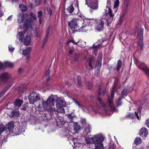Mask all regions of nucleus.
I'll return each instance as SVG.
<instances>
[{
    "label": "nucleus",
    "mask_w": 149,
    "mask_h": 149,
    "mask_svg": "<svg viewBox=\"0 0 149 149\" xmlns=\"http://www.w3.org/2000/svg\"><path fill=\"white\" fill-rule=\"evenodd\" d=\"M97 100L100 102V104L102 106H104V103L102 101L100 97H98L97 99Z\"/></svg>",
    "instance_id": "48"
},
{
    "label": "nucleus",
    "mask_w": 149,
    "mask_h": 149,
    "mask_svg": "<svg viewBox=\"0 0 149 149\" xmlns=\"http://www.w3.org/2000/svg\"><path fill=\"white\" fill-rule=\"evenodd\" d=\"M122 98V97H119L116 100V103L118 106H120L122 104V103L121 102Z\"/></svg>",
    "instance_id": "38"
},
{
    "label": "nucleus",
    "mask_w": 149,
    "mask_h": 149,
    "mask_svg": "<svg viewBox=\"0 0 149 149\" xmlns=\"http://www.w3.org/2000/svg\"><path fill=\"white\" fill-rule=\"evenodd\" d=\"M86 3L85 4L93 9H97L98 1L97 0H85Z\"/></svg>",
    "instance_id": "5"
},
{
    "label": "nucleus",
    "mask_w": 149,
    "mask_h": 149,
    "mask_svg": "<svg viewBox=\"0 0 149 149\" xmlns=\"http://www.w3.org/2000/svg\"><path fill=\"white\" fill-rule=\"evenodd\" d=\"M102 52H100L98 55L97 61L96 63L98 64L97 65L99 66H100L101 65V61L102 60Z\"/></svg>",
    "instance_id": "19"
},
{
    "label": "nucleus",
    "mask_w": 149,
    "mask_h": 149,
    "mask_svg": "<svg viewBox=\"0 0 149 149\" xmlns=\"http://www.w3.org/2000/svg\"><path fill=\"white\" fill-rule=\"evenodd\" d=\"M56 106L57 107H63L65 106L66 103L62 97H58L56 96Z\"/></svg>",
    "instance_id": "8"
},
{
    "label": "nucleus",
    "mask_w": 149,
    "mask_h": 149,
    "mask_svg": "<svg viewBox=\"0 0 149 149\" xmlns=\"http://www.w3.org/2000/svg\"><path fill=\"white\" fill-rule=\"evenodd\" d=\"M128 93V92L127 90L125 89H124L122 92V95L123 96L127 95Z\"/></svg>",
    "instance_id": "49"
},
{
    "label": "nucleus",
    "mask_w": 149,
    "mask_h": 149,
    "mask_svg": "<svg viewBox=\"0 0 149 149\" xmlns=\"http://www.w3.org/2000/svg\"><path fill=\"white\" fill-rule=\"evenodd\" d=\"M71 42H72V43H73L74 44H76V45H77V43L79 42H75L74 41V40H71V41H69L68 43V44H67V45H68L69 47V43Z\"/></svg>",
    "instance_id": "51"
},
{
    "label": "nucleus",
    "mask_w": 149,
    "mask_h": 149,
    "mask_svg": "<svg viewBox=\"0 0 149 149\" xmlns=\"http://www.w3.org/2000/svg\"><path fill=\"white\" fill-rule=\"evenodd\" d=\"M38 17L39 18V22L40 24H41L42 21V11H38Z\"/></svg>",
    "instance_id": "30"
},
{
    "label": "nucleus",
    "mask_w": 149,
    "mask_h": 149,
    "mask_svg": "<svg viewBox=\"0 0 149 149\" xmlns=\"http://www.w3.org/2000/svg\"><path fill=\"white\" fill-rule=\"evenodd\" d=\"M73 101L79 107L81 108L83 105H81L76 100L74 99Z\"/></svg>",
    "instance_id": "46"
},
{
    "label": "nucleus",
    "mask_w": 149,
    "mask_h": 149,
    "mask_svg": "<svg viewBox=\"0 0 149 149\" xmlns=\"http://www.w3.org/2000/svg\"><path fill=\"white\" fill-rule=\"evenodd\" d=\"M19 8L21 11H26L27 10L26 6L23 4H20L19 6Z\"/></svg>",
    "instance_id": "31"
},
{
    "label": "nucleus",
    "mask_w": 149,
    "mask_h": 149,
    "mask_svg": "<svg viewBox=\"0 0 149 149\" xmlns=\"http://www.w3.org/2000/svg\"><path fill=\"white\" fill-rule=\"evenodd\" d=\"M72 134V133L71 132V130L70 129H69V130L66 129L65 130H63L62 132L63 136H67L68 139L70 137Z\"/></svg>",
    "instance_id": "14"
},
{
    "label": "nucleus",
    "mask_w": 149,
    "mask_h": 149,
    "mask_svg": "<svg viewBox=\"0 0 149 149\" xmlns=\"http://www.w3.org/2000/svg\"><path fill=\"white\" fill-rule=\"evenodd\" d=\"M100 68L98 67V68H97V69H96V70L95 71V75L96 76H99L100 74Z\"/></svg>",
    "instance_id": "40"
},
{
    "label": "nucleus",
    "mask_w": 149,
    "mask_h": 149,
    "mask_svg": "<svg viewBox=\"0 0 149 149\" xmlns=\"http://www.w3.org/2000/svg\"><path fill=\"white\" fill-rule=\"evenodd\" d=\"M80 56V54L78 53H74V59L75 61H77L79 60V57Z\"/></svg>",
    "instance_id": "35"
},
{
    "label": "nucleus",
    "mask_w": 149,
    "mask_h": 149,
    "mask_svg": "<svg viewBox=\"0 0 149 149\" xmlns=\"http://www.w3.org/2000/svg\"><path fill=\"white\" fill-rule=\"evenodd\" d=\"M24 33H25L24 32ZM24 37V34L22 32H19L17 35L18 38L20 40H22Z\"/></svg>",
    "instance_id": "29"
},
{
    "label": "nucleus",
    "mask_w": 149,
    "mask_h": 149,
    "mask_svg": "<svg viewBox=\"0 0 149 149\" xmlns=\"http://www.w3.org/2000/svg\"><path fill=\"white\" fill-rule=\"evenodd\" d=\"M48 13L50 15H51L52 14V10L51 9H49L48 10Z\"/></svg>",
    "instance_id": "57"
},
{
    "label": "nucleus",
    "mask_w": 149,
    "mask_h": 149,
    "mask_svg": "<svg viewBox=\"0 0 149 149\" xmlns=\"http://www.w3.org/2000/svg\"><path fill=\"white\" fill-rule=\"evenodd\" d=\"M9 75L7 72L3 73L0 76V79L4 82L6 81L9 78Z\"/></svg>",
    "instance_id": "20"
},
{
    "label": "nucleus",
    "mask_w": 149,
    "mask_h": 149,
    "mask_svg": "<svg viewBox=\"0 0 149 149\" xmlns=\"http://www.w3.org/2000/svg\"><path fill=\"white\" fill-rule=\"evenodd\" d=\"M69 53L70 54H71L73 53V51L72 49H70L69 50Z\"/></svg>",
    "instance_id": "64"
},
{
    "label": "nucleus",
    "mask_w": 149,
    "mask_h": 149,
    "mask_svg": "<svg viewBox=\"0 0 149 149\" xmlns=\"http://www.w3.org/2000/svg\"><path fill=\"white\" fill-rule=\"evenodd\" d=\"M3 68V65L1 62H0V70L1 69Z\"/></svg>",
    "instance_id": "61"
},
{
    "label": "nucleus",
    "mask_w": 149,
    "mask_h": 149,
    "mask_svg": "<svg viewBox=\"0 0 149 149\" xmlns=\"http://www.w3.org/2000/svg\"><path fill=\"white\" fill-rule=\"evenodd\" d=\"M91 129V127L90 125H88L87 127L85 129V132L87 133H90V130Z\"/></svg>",
    "instance_id": "45"
},
{
    "label": "nucleus",
    "mask_w": 149,
    "mask_h": 149,
    "mask_svg": "<svg viewBox=\"0 0 149 149\" xmlns=\"http://www.w3.org/2000/svg\"><path fill=\"white\" fill-rule=\"evenodd\" d=\"M56 125L61 127L62 125H64L65 122L63 120V118L62 117L57 118L56 119Z\"/></svg>",
    "instance_id": "13"
},
{
    "label": "nucleus",
    "mask_w": 149,
    "mask_h": 149,
    "mask_svg": "<svg viewBox=\"0 0 149 149\" xmlns=\"http://www.w3.org/2000/svg\"><path fill=\"white\" fill-rule=\"evenodd\" d=\"M143 29H141L140 30V32L139 35V44L141 49H142L144 45L143 38Z\"/></svg>",
    "instance_id": "9"
},
{
    "label": "nucleus",
    "mask_w": 149,
    "mask_h": 149,
    "mask_svg": "<svg viewBox=\"0 0 149 149\" xmlns=\"http://www.w3.org/2000/svg\"><path fill=\"white\" fill-rule=\"evenodd\" d=\"M67 10L69 13H72L74 10V8L73 6V5L72 4H70L67 9Z\"/></svg>",
    "instance_id": "27"
},
{
    "label": "nucleus",
    "mask_w": 149,
    "mask_h": 149,
    "mask_svg": "<svg viewBox=\"0 0 149 149\" xmlns=\"http://www.w3.org/2000/svg\"><path fill=\"white\" fill-rule=\"evenodd\" d=\"M139 134L140 135H144V136H146L148 135V130L145 127H142L140 130Z\"/></svg>",
    "instance_id": "21"
},
{
    "label": "nucleus",
    "mask_w": 149,
    "mask_h": 149,
    "mask_svg": "<svg viewBox=\"0 0 149 149\" xmlns=\"http://www.w3.org/2000/svg\"><path fill=\"white\" fill-rule=\"evenodd\" d=\"M81 122L83 126L86 125V120L85 119H82L81 120Z\"/></svg>",
    "instance_id": "53"
},
{
    "label": "nucleus",
    "mask_w": 149,
    "mask_h": 149,
    "mask_svg": "<svg viewBox=\"0 0 149 149\" xmlns=\"http://www.w3.org/2000/svg\"><path fill=\"white\" fill-rule=\"evenodd\" d=\"M136 65L138 68L141 69L142 70L145 72L146 70H148L147 68H146L145 64L142 62L140 61L136 63Z\"/></svg>",
    "instance_id": "15"
},
{
    "label": "nucleus",
    "mask_w": 149,
    "mask_h": 149,
    "mask_svg": "<svg viewBox=\"0 0 149 149\" xmlns=\"http://www.w3.org/2000/svg\"><path fill=\"white\" fill-rule=\"evenodd\" d=\"M68 25L70 28L74 29H77L79 28L77 24V20L75 19H73L69 21Z\"/></svg>",
    "instance_id": "10"
},
{
    "label": "nucleus",
    "mask_w": 149,
    "mask_h": 149,
    "mask_svg": "<svg viewBox=\"0 0 149 149\" xmlns=\"http://www.w3.org/2000/svg\"><path fill=\"white\" fill-rule=\"evenodd\" d=\"M145 73L149 76V70H146L145 71Z\"/></svg>",
    "instance_id": "63"
},
{
    "label": "nucleus",
    "mask_w": 149,
    "mask_h": 149,
    "mask_svg": "<svg viewBox=\"0 0 149 149\" xmlns=\"http://www.w3.org/2000/svg\"><path fill=\"white\" fill-rule=\"evenodd\" d=\"M122 65V63L121 61L120 60H119L117 63V70L119 71L120 68L121 67Z\"/></svg>",
    "instance_id": "33"
},
{
    "label": "nucleus",
    "mask_w": 149,
    "mask_h": 149,
    "mask_svg": "<svg viewBox=\"0 0 149 149\" xmlns=\"http://www.w3.org/2000/svg\"><path fill=\"white\" fill-rule=\"evenodd\" d=\"M118 84V81L117 79H116L115 80V82L114 86L113 88L112 93L111 94V97L109 96L108 97V101L109 104L112 108L113 109L114 108L113 104L112 103V100L114 97L115 94V89L116 88V86Z\"/></svg>",
    "instance_id": "3"
},
{
    "label": "nucleus",
    "mask_w": 149,
    "mask_h": 149,
    "mask_svg": "<svg viewBox=\"0 0 149 149\" xmlns=\"http://www.w3.org/2000/svg\"><path fill=\"white\" fill-rule=\"evenodd\" d=\"M86 26H82L80 29V31L83 32H86L87 30Z\"/></svg>",
    "instance_id": "42"
},
{
    "label": "nucleus",
    "mask_w": 149,
    "mask_h": 149,
    "mask_svg": "<svg viewBox=\"0 0 149 149\" xmlns=\"http://www.w3.org/2000/svg\"><path fill=\"white\" fill-rule=\"evenodd\" d=\"M8 48L9 50L10 51H13L15 49V48L11 46H9Z\"/></svg>",
    "instance_id": "54"
},
{
    "label": "nucleus",
    "mask_w": 149,
    "mask_h": 149,
    "mask_svg": "<svg viewBox=\"0 0 149 149\" xmlns=\"http://www.w3.org/2000/svg\"><path fill=\"white\" fill-rule=\"evenodd\" d=\"M25 17L23 13H19L17 16V22L18 24L22 23L24 21Z\"/></svg>",
    "instance_id": "12"
},
{
    "label": "nucleus",
    "mask_w": 149,
    "mask_h": 149,
    "mask_svg": "<svg viewBox=\"0 0 149 149\" xmlns=\"http://www.w3.org/2000/svg\"><path fill=\"white\" fill-rule=\"evenodd\" d=\"M31 38L30 36H26L23 39V43L25 45H30L31 42Z\"/></svg>",
    "instance_id": "16"
},
{
    "label": "nucleus",
    "mask_w": 149,
    "mask_h": 149,
    "mask_svg": "<svg viewBox=\"0 0 149 149\" xmlns=\"http://www.w3.org/2000/svg\"><path fill=\"white\" fill-rule=\"evenodd\" d=\"M56 98V96L51 95L46 101L42 102V107H41L40 104H39L38 107V109L41 111L46 110L49 112L55 111V109L54 108H52L51 106L54 105Z\"/></svg>",
    "instance_id": "2"
},
{
    "label": "nucleus",
    "mask_w": 149,
    "mask_h": 149,
    "mask_svg": "<svg viewBox=\"0 0 149 149\" xmlns=\"http://www.w3.org/2000/svg\"><path fill=\"white\" fill-rule=\"evenodd\" d=\"M13 17L12 15H11L10 16H9L7 19V20H11L12 19Z\"/></svg>",
    "instance_id": "59"
},
{
    "label": "nucleus",
    "mask_w": 149,
    "mask_h": 149,
    "mask_svg": "<svg viewBox=\"0 0 149 149\" xmlns=\"http://www.w3.org/2000/svg\"><path fill=\"white\" fill-rule=\"evenodd\" d=\"M67 117L68 119V122L70 123L72 122L73 118V117L71 114L68 115Z\"/></svg>",
    "instance_id": "41"
},
{
    "label": "nucleus",
    "mask_w": 149,
    "mask_h": 149,
    "mask_svg": "<svg viewBox=\"0 0 149 149\" xmlns=\"http://www.w3.org/2000/svg\"><path fill=\"white\" fill-rule=\"evenodd\" d=\"M93 60V57H91L89 60V63H92Z\"/></svg>",
    "instance_id": "58"
},
{
    "label": "nucleus",
    "mask_w": 149,
    "mask_h": 149,
    "mask_svg": "<svg viewBox=\"0 0 149 149\" xmlns=\"http://www.w3.org/2000/svg\"><path fill=\"white\" fill-rule=\"evenodd\" d=\"M14 123L13 121H10L8 124L7 129L9 131L12 130L14 127Z\"/></svg>",
    "instance_id": "24"
},
{
    "label": "nucleus",
    "mask_w": 149,
    "mask_h": 149,
    "mask_svg": "<svg viewBox=\"0 0 149 149\" xmlns=\"http://www.w3.org/2000/svg\"><path fill=\"white\" fill-rule=\"evenodd\" d=\"M144 105L146 107V108L149 107V101H146L144 103Z\"/></svg>",
    "instance_id": "50"
},
{
    "label": "nucleus",
    "mask_w": 149,
    "mask_h": 149,
    "mask_svg": "<svg viewBox=\"0 0 149 149\" xmlns=\"http://www.w3.org/2000/svg\"><path fill=\"white\" fill-rule=\"evenodd\" d=\"M102 83L100 82V85L98 86V93L99 95H100L101 94V92L102 89Z\"/></svg>",
    "instance_id": "37"
},
{
    "label": "nucleus",
    "mask_w": 149,
    "mask_h": 149,
    "mask_svg": "<svg viewBox=\"0 0 149 149\" xmlns=\"http://www.w3.org/2000/svg\"><path fill=\"white\" fill-rule=\"evenodd\" d=\"M30 15L31 17H33L35 19H36V16H35V15L33 14L32 13H31L30 14Z\"/></svg>",
    "instance_id": "55"
},
{
    "label": "nucleus",
    "mask_w": 149,
    "mask_h": 149,
    "mask_svg": "<svg viewBox=\"0 0 149 149\" xmlns=\"http://www.w3.org/2000/svg\"><path fill=\"white\" fill-rule=\"evenodd\" d=\"M134 143L136 145L140 144L141 143V141L140 138H136L134 141Z\"/></svg>",
    "instance_id": "32"
},
{
    "label": "nucleus",
    "mask_w": 149,
    "mask_h": 149,
    "mask_svg": "<svg viewBox=\"0 0 149 149\" xmlns=\"http://www.w3.org/2000/svg\"><path fill=\"white\" fill-rule=\"evenodd\" d=\"M27 89V88L25 87L23 89H22V88H20V91H21L22 92H23L25 91Z\"/></svg>",
    "instance_id": "56"
},
{
    "label": "nucleus",
    "mask_w": 149,
    "mask_h": 149,
    "mask_svg": "<svg viewBox=\"0 0 149 149\" xmlns=\"http://www.w3.org/2000/svg\"><path fill=\"white\" fill-rule=\"evenodd\" d=\"M20 114L19 111L18 110H14L10 112V116L11 117H18Z\"/></svg>",
    "instance_id": "17"
},
{
    "label": "nucleus",
    "mask_w": 149,
    "mask_h": 149,
    "mask_svg": "<svg viewBox=\"0 0 149 149\" xmlns=\"http://www.w3.org/2000/svg\"><path fill=\"white\" fill-rule=\"evenodd\" d=\"M94 144H95L94 149H104L103 144L102 143Z\"/></svg>",
    "instance_id": "22"
},
{
    "label": "nucleus",
    "mask_w": 149,
    "mask_h": 149,
    "mask_svg": "<svg viewBox=\"0 0 149 149\" xmlns=\"http://www.w3.org/2000/svg\"><path fill=\"white\" fill-rule=\"evenodd\" d=\"M24 71L23 69L22 68H19L18 70V72L19 73H20Z\"/></svg>",
    "instance_id": "60"
},
{
    "label": "nucleus",
    "mask_w": 149,
    "mask_h": 149,
    "mask_svg": "<svg viewBox=\"0 0 149 149\" xmlns=\"http://www.w3.org/2000/svg\"><path fill=\"white\" fill-rule=\"evenodd\" d=\"M138 112H135V114L136 116V117H137V118L138 119V120H139V117L138 116Z\"/></svg>",
    "instance_id": "62"
},
{
    "label": "nucleus",
    "mask_w": 149,
    "mask_h": 149,
    "mask_svg": "<svg viewBox=\"0 0 149 149\" xmlns=\"http://www.w3.org/2000/svg\"><path fill=\"white\" fill-rule=\"evenodd\" d=\"M100 45H97L96 46L94 45L92 48V49L93 50V51H94V52H96L97 50V48H100Z\"/></svg>",
    "instance_id": "39"
},
{
    "label": "nucleus",
    "mask_w": 149,
    "mask_h": 149,
    "mask_svg": "<svg viewBox=\"0 0 149 149\" xmlns=\"http://www.w3.org/2000/svg\"><path fill=\"white\" fill-rule=\"evenodd\" d=\"M81 109L84 111L86 112H88L92 109L91 107L84 105H83Z\"/></svg>",
    "instance_id": "23"
},
{
    "label": "nucleus",
    "mask_w": 149,
    "mask_h": 149,
    "mask_svg": "<svg viewBox=\"0 0 149 149\" xmlns=\"http://www.w3.org/2000/svg\"><path fill=\"white\" fill-rule=\"evenodd\" d=\"M23 102V100L19 99H17L15 100V105L17 107H20L21 106L22 103Z\"/></svg>",
    "instance_id": "25"
},
{
    "label": "nucleus",
    "mask_w": 149,
    "mask_h": 149,
    "mask_svg": "<svg viewBox=\"0 0 149 149\" xmlns=\"http://www.w3.org/2000/svg\"><path fill=\"white\" fill-rule=\"evenodd\" d=\"M92 140L94 143H102L104 140V138L101 134H97L92 137Z\"/></svg>",
    "instance_id": "6"
},
{
    "label": "nucleus",
    "mask_w": 149,
    "mask_h": 149,
    "mask_svg": "<svg viewBox=\"0 0 149 149\" xmlns=\"http://www.w3.org/2000/svg\"><path fill=\"white\" fill-rule=\"evenodd\" d=\"M31 49V47H29L26 49L23 50V54L25 55H28L29 54Z\"/></svg>",
    "instance_id": "28"
},
{
    "label": "nucleus",
    "mask_w": 149,
    "mask_h": 149,
    "mask_svg": "<svg viewBox=\"0 0 149 149\" xmlns=\"http://www.w3.org/2000/svg\"><path fill=\"white\" fill-rule=\"evenodd\" d=\"M4 132L6 133L5 136H7L9 134L6 130H5V127L3 124L0 125V135H1L3 132Z\"/></svg>",
    "instance_id": "18"
},
{
    "label": "nucleus",
    "mask_w": 149,
    "mask_h": 149,
    "mask_svg": "<svg viewBox=\"0 0 149 149\" xmlns=\"http://www.w3.org/2000/svg\"><path fill=\"white\" fill-rule=\"evenodd\" d=\"M58 107L59 108L58 109V112H60V113L65 112L64 109L63 107Z\"/></svg>",
    "instance_id": "44"
},
{
    "label": "nucleus",
    "mask_w": 149,
    "mask_h": 149,
    "mask_svg": "<svg viewBox=\"0 0 149 149\" xmlns=\"http://www.w3.org/2000/svg\"><path fill=\"white\" fill-rule=\"evenodd\" d=\"M29 100L31 104H34L40 99L39 94L35 92H33L29 97Z\"/></svg>",
    "instance_id": "4"
},
{
    "label": "nucleus",
    "mask_w": 149,
    "mask_h": 149,
    "mask_svg": "<svg viewBox=\"0 0 149 149\" xmlns=\"http://www.w3.org/2000/svg\"><path fill=\"white\" fill-rule=\"evenodd\" d=\"M49 31V29H48L47 31V35H46V36H45V38L44 39L43 42V43L44 44L46 43L47 42V39L48 38V33Z\"/></svg>",
    "instance_id": "43"
},
{
    "label": "nucleus",
    "mask_w": 149,
    "mask_h": 149,
    "mask_svg": "<svg viewBox=\"0 0 149 149\" xmlns=\"http://www.w3.org/2000/svg\"><path fill=\"white\" fill-rule=\"evenodd\" d=\"M32 20L31 18L29 19H26L25 21L24 25L25 27L24 33H25L28 29V28L30 27L31 28H32Z\"/></svg>",
    "instance_id": "7"
},
{
    "label": "nucleus",
    "mask_w": 149,
    "mask_h": 149,
    "mask_svg": "<svg viewBox=\"0 0 149 149\" xmlns=\"http://www.w3.org/2000/svg\"><path fill=\"white\" fill-rule=\"evenodd\" d=\"M77 86L79 88H81L82 87V84L81 81V77L78 76H77Z\"/></svg>",
    "instance_id": "26"
},
{
    "label": "nucleus",
    "mask_w": 149,
    "mask_h": 149,
    "mask_svg": "<svg viewBox=\"0 0 149 149\" xmlns=\"http://www.w3.org/2000/svg\"><path fill=\"white\" fill-rule=\"evenodd\" d=\"M4 65L6 67H13V64L11 62H6L4 63Z\"/></svg>",
    "instance_id": "34"
},
{
    "label": "nucleus",
    "mask_w": 149,
    "mask_h": 149,
    "mask_svg": "<svg viewBox=\"0 0 149 149\" xmlns=\"http://www.w3.org/2000/svg\"><path fill=\"white\" fill-rule=\"evenodd\" d=\"M50 70L48 69L46 72L45 76L46 78V79L47 81H48L49 79V74L50 73Z\"/></svg>",
    "instance_id": "36"
},
{
    "label": "nucleus",
    "mask_w": 149,
    "mask_h": 149,
    "mask_svg": "<svg viewBox=\"0 0 149 149\" xmlns=\"http://www.w3.org/2000/svg\"><path fill=\"white\" fill-rule=\"evenodd\" d=\"M146 124L147 126L149 128V118L146 120Z\"/></svg>",
    "instance_id": "52"
},
{
    "label": "nucleus",
    "mask_w": 149,
    "mask_h": 149,
    "mask_svg": "<svg viewBox=\"0 0 149 149\" xmlns=\"http://www.w3.org/2000/svg\"><path fill=\"white\" fill-rule=\"evenodd\" d=\"M85 140H86V142L87 143L89 144L91 143V142L92 141V138H86Z\"/></svg>",
    "instance_id": "47"
},
{
    "label": "nucleus",
    "mask_w": 149,
    "mask_h": 149,
    "mask_svg": "<svg viewBox=\"0 0 149 149\" xmlns=\"http://www.w3.org/2000/svg\"><path fill=\"white\" fill-rule=\"evenodd\" d=\"M113 0H107V6L104 9L105 14L101 19L97 20L95 22V28L98 31L103 30L104 27V21H105L107 25L111 23L114 19V14L117 11L119 5V0H116L114 2L113 11L109 8L113 5Z\"/></svg>",
    "instance_id": "1"
},
{
    "label": "nucleus",
    "mask_w": 149,
    "mask_h": 149,
    "mask_svg": "<svg viewBox=\"0 0 149 149\" xmlns=\"http://www.w3.org/2000/svg\"><path fill=\"white\" fill-rule=\"evenodd\" d=\"M73 129H71V132L72 134H74L77 132L79 130H81V127L78 125V123L74 122L73 127Z\"/></svg>",
    "instance_id": "11"
}]
</instances>
